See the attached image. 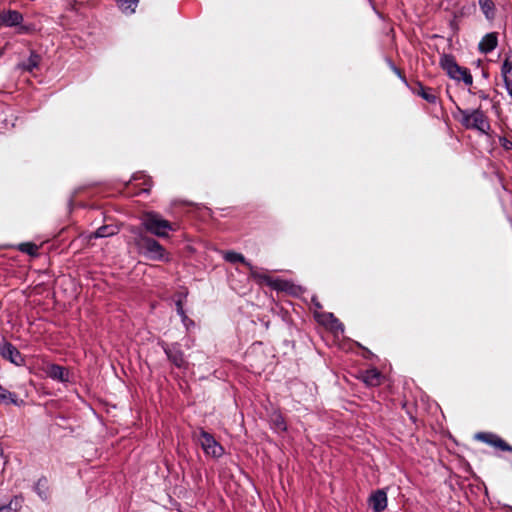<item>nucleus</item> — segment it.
<instances>
[{"instance_id": "obj_27", "label": "nucleus", "mask_w": 512, "mask_h": 512, "mask_svg": "<svg viewBox=\"0 0 512 512\" xmlns=\"http://www.w3.org/2000/svg\"><path fill=\"white\" fill-rule=\"evenodd\" d=\"M388 64L391 68V70L405 83H407V80L405 76L402 74L401 70L397 68L392 61H388Z\"/></svg>"}, {"instance_id": "obj_1", "label": "nucleus", "mask_w": 512, "mask_h": 512, "mask_svg": "<svg viewBox=\"0 0 512 512\" xmlns=\"http://www.w3.org/2000/svg\"><path fill=\"white\" fill-rule=\"evenodd\" d=\"M134 241L139 253L144 255L147 259L162 262L171 261L170 253L154 238L139 232L136 233Z\"/></svg>"}, {"instance_id": "obj_34", "label": "nucleus", "mask_w": 512, "mask_h": 512, "mask_svg": "<svg viewBox=\"0 0 512 512\" xmlns=\"http://www.w3.org/2000/svg\"><path fill=\"white\" fill-rule=\"evenodd\" d=\"M2 54H3V53H2V52H0V57L2 56Z\"/></svg>"}, {"instance_id": "obj_25", "label": "nucleus", "mask_w": 512, "mask_h": 512, "mask_svg": "<svg viewBox=\"0 0 512 512\" xmlns=\"http://www.w3.org/2000/svg\"><path fill=\"white\" fill-rule=\"evenodd\" d=\"M223 258L227 262H230V263L240 262V263L244 264L246 267H247V263H250L249 261H247L245 259V257L241 253L234 252V251H227V252H225L224 255H223Z\"/></svg>"}, {"instance_id": "obj_20", "label": "nucleus", "mask_w": 512, "mask_h": 512, "mask_svg": "<svg viewBox=\"0 0 512 512\" xmlns=\"http://www.w3.org/2000/svg\"><path fill=\"white\" fill-rule=\"evenodd\" d=\"M40 61H41V57L39 54H37L36 52L34 51H31L28 59L23 62L20 67L23 69V70H26V71H33L35 68H37L40 64Z\"/></svg>"}, {"instance_id": "obj_29", "label": "nucleus", "mask_w": 512, "mask_h": 512, "mask_svg": "<svg viewBox=\"0 0 512 512\" xmlns=\"http://www.w3.org/2000/svg\"><path fill=\"white\" fill-rule=\"evenodd\" d=\"M176 310H177V313L178 315L181 317V318H187V315L183 309V304H182V301L181 300H178L176 302Z\"/></svg>"}, {"instance_id": "obj_18", "label": "nucleus", "mask_w": 512, "mask_h": 512, "mask_svg": "<svg viewBox=\"0 0 512 512\" xmlns=\"http://www.w3.org/2000/svg\"><path fill=\"white\" fill-rule=\"evenodd\" d=\"M0 404L19 405L18 396L0 385Z\"/></svg>"}, {"instance_id": "obj_22", "label": "nucleus", "mask_w": 512, "mask_h": 512, "mask_svg": "<svg viewBox=\"0 0 512 512\" xmlns=\"http://www.w3.org/2000/svg\"><path fill=\"white\" fill-rule=\"evenodd\" d=\"M35 492L39 495V497L43 500L48 499V480L45 477H41L38 479L37 483L35 484Z\"/></svg>"}, {"instance_id": "obj_15", "label": "nucleus", "mask_w": 512, "mask_h": 512, "mask_svg": "<svg viewBox=\"0 0 512 512\" xmlns=\"http://www.w3.org/2000/svg\"><path fill=\"white\" fill-rule=\"evenodd\" d=\"M360 378L369 387H376L381 383V373L375 368L364 371Z\"/></svg>"}, {"instance_id": "obj_30", "label": "nucleus", "mask_w": 512, "mask_h": 512, "mask_svg": "<svg viewBox=\"0 0 512 512\" xmlns=\"http://www.w3.org/2000/svg\"><path fill=\"white\" fill-rule=\"evenodd\" d=\"M312 302L314 303V305L317 309L322 308L321 304L316 300V298H312Z\"/></svg>"}, {"instance_id": "obj_33", "label": "nucleus", "mask_w": 512, "mask_h": 512, "mask_svg": "<svg viewBox=\"0 0 512 512\" xmlns=\"http://www.w3.org/2000/svg\"><path fill=\"white\" fill-rule=\"evenodd\" d=\"M181 319H182L183 323H186V321L188 320V317L187 318H181Z\"/></svg>"}, {"instance_id": "obj_11", "label": "nucleus", "mask_w": 512, "mask_h": 512, "mask_svg": "<svg viewBox=\"0 0 512 512\" xmlns=\"http://www.w3.org/2000/svg\"><path fill=\"white\" fill-rule=\"evenodd\" d=\"M23 21V15L16 10L0 12V28L19 26Z\"/></svg>"}, {"instance_id": "obj_32", "label": "nucleus", "mask_w": 512, "mask_h": 512, "mask_svg": "<svg viewBox=\"0 0 512 512\" xmlns=\"http://www.w3.org/2000/svg\"><path fill=\"white\" fill-rule=\"evenodd\" d=\"M3 456V448H2V444L0 443V457Z\"/></svg>"}, {"instance_id": "obj_21", "label": "nucleus", "mask_w": 512, "mask_h": 512, "mask_svg": "<svg viewBox=\"0 0 512 512\" xmlns=\"http://www.w3.org/2000/svg\"><path fill=\"white\" fill-rule=\"evenodd\" d=\"M24 499L21 495L14 496L6 505H2V512L14 511L17 512L21 509Z\"/></svg>"}, {"instance_id": "obj_12", "label": "nucleus", "mask_w": 512, "mask_h": 512, "mask_svg": "<svg viewBox=\"0 0 512 512\" xmlns=\"http://www.w3.org/2000/svg\"><path fill=\"white\" fill-rule=\"evenodd\" d=\"M387 502V493L383 489L376 490L369 497V505L374 512H383Z\"/></svg>"}, {"instance_id": "obj_17", "label": "nucleus", "mask_w": 512, "mask_h": 512, "mask_svg": "<svg viewBox=\"0 0 512 512\" xmlns=\"http://www.w3.org/2000/svg\"><path fill=\"white\" fill-rule=\"evenodd\" d=\"M317 321L323 325H329L331 328L341 327L342 324L339 320L334 316L333 313H321L315 314Z\"/></svg>"}, {"instance_id": "obj_23", "label": "nucleus", "mask_w": 512, "mask_h": 512, "mask_svg": "<svg viewBox=\"0 0 512 512\" xmlns=\"http://www.w3.org/2000/svg\"><path fill=\"white\" fill-rule=\"evenodd\" d=\"M138 2L139 0H117V5L122 12L132 14L135 12Z\"/></svg>"}, {"instance_id": "obj_13", "label": "nucleus", "mask_w": 512, "mask_h": 512, "mask_svg": "<svg viewBox=\"0 0 512 512\" xmlns=\"http://www.w3.org/2000/svg\"><path fill=\"white\" fill-rule=\"evenodd\" d=\"M498 45V34L491 32L486 34L479 42V50L484 54L492 52Z\"/></svg>"}, {"instance_id": "obj_26", "label": "nucleus", "mask_w": 512, "mask_h": 512, "mask_svg": "<svg viewBox=\"0 0 512 512\" xmlns=\"http://www.w3.org/2000/svg\"><path fill=\"white\" fill-rule=\"evenodd\" d=\"M272 425L277 431H286L287 425L283 416L279 413L272 415Z\"/></svg>"}, {"instance_id": "obj_31", "label": "nucleus", "mask_w": 512, "mask_h": 512, "mask_svg": "<svg viewBox=\"0 0 512 512\" xmlns=\"http://www.w3.org/2000/svg\"><path fill=\"white\" fill-rule=\"evenodd\" d=\"M28 29L25 26H21L18 30L19 33H26Z\"/></svg>"}, {"instance_id": "obj_9", "label": "nucleus", "mask_w": 512, "mask_h": 512, "mask_svg": "<svg viewBox=\"0 0 512 512\" xmlns=\"http://www.w3.org/2000/svg\"><path fill=\"white\" fill-rule=\"evenodd\" d=\"M43 371L46 375L59 382H68L69 381V370L61 365L54 363H47L43 368Z\"/></svg>"}, {"instance_id": "obj_2", "label": "nucleus", "mask_w": 512, "mask_h": 512, "mask_svg": "<svg viewBox=\"0 0 512 512\" xmlns=\"http://www.w3.org/2000/svg\"><path fill=\"white\" fill-rule=\"evenodd\" d=\"M141 225L147 232L159 238H168L170 232L178 229L176 224L164 219L155 211L144 212L141 216Z\"/></svg>"}, {"instance_id": "obj_7", "label": "nucleus", "mask_w": 512, "mask_h": 512, "mask_svg": "<svg viewBox=\"0 0 512 512\" xmlns=\"http://www.w3.org/2000/svg\"><path fill=\"white\" fill-rule=\"evenodd\" d=\"M161 347L166 354L168 360L179 369H187L188 361L185 358L184 352L181 349V345L179 343L167 344L162 342Z\"/></svg>"}, {"instance_id": "obj_14", "label": "nucleus", "mask_w": 512, "mask_h": 512, "mask_svg": "<svg viewBox=\"0 0 512 512\" xmlns=\"http://www.w3.org/2000/svg\"><path fill=\"white\" fill-rule=\"evenodd\" d=\"M412 92L414 94L422 97L428 103L435 104L437 102L438 97H437L434 89L425 87L420 82H417L415 84V87L412 88Z\"/></svg>"}, {"instance_id": "obj_3", "label": "nucleus", "mask_w": 512, "mask_h": 512, "mask_svg": "<svg viewBox=\"0 0 512 512\" xmlns=\"http://www.w3.org/2000/svg\"><path fill=\"white\" fill-rule=\"evenodd\" d=\"M459 122L466 129L476 130L481 134L488 135L491 125L487 115L480 108L461 109L458 108Z\"/></svg>"}, {"instance_id": "obj_16", "label": "nucleus", "mask_w": 512, "mask_h": 512, "mask_svg": "<svg viewBox=\"0 0 512 512\" xmlns=\"http://www.w3.org/2000/svg\"><path fill=\"white\" fill-rule=\"evenodd\" d=\"M118 232L119 227L117 225H103L99 227L95 232H93L89 238H106L116 235Z\"/></svg>"}, {"instance_id": "obj_6", "label": "nucleus", "mask_w": 512, "mask_h": 512, "mask_svg": "<svg viewBox=\"0 0 512 512\" xmlns=\"http://www.w3.org/2000/svg\"><path fill=\"white\" fill-rule=\"evenodd\" d=\"M197 441L207 456L220 458L224 454L223 446L216 441L212 434L208 433L203 428L199 429Z\"/></svg>"}, {"instance_id": "obj_10", "label": "nucleus", "mask_w": 512, "mask_h": 512, "mask_svg": "<svg viewBox=\"0 0 512 512\" xmlns=\"http://www.w3.org/2000/svg\"><path fill=\"white\" fill-rule=\"evenodd\" d=\"M0 355L11 363L20 365L23 362L20 352L11 343L4 341L0 346Z\"/></svg>"}, {"instance_id": "obj_19", "label": "nucleus", "mask_w": 512, "mask_h": 512, "mask_svg": "<svg viewBox=\"0 0 512 512\" xmlns=\"http://www.w3.org/2000/svg\"><path fill=\"white\" fill-rule=\"evenodd\" d=\"M478 3L486 19H494L496 12L494 2L492 0H478Z\"/></svg>"}, {"instance_id": "obj_4", "label": "nucleus", "mask_w": 512, "mask_h": 512, "mask_svg": "<svg viewBox=\"0 0 512 512\" xmlns=\"http://www.w3.org/2000/svg\"><path fill=\"white\" fill-rule=\"evenodd\" d=\"M440 66L450 78L457 81L462 80L466 85H472L473 78L470 71L467 68L460 67L452 55L443 54L440 58Z\"/></svg>"}, {"instance_id": "obj_28", "label": "nucleus", "mask_w": 512, "mask_h": 512, "mask_svg": "<svg viewBox=\"0 0 512 512\" xmlns=\"http://www.w3.org/2000/svg\"><path fill=\"white\" fill-rule=\"evenodd\" d=\"M499 142H500V145L505 150H512V141L508 140L506 137H500Z\"/></svg>"}, {"instance_id": "obj_24", "label": "nucleus", "mask_w": 512, "mask_h": 512, "mask_svg": "<svg viewBox=\"0 0 512 512\" xmlns=\"http://www.w3.org/2000/svg\"><path fill=\"white\" fill-rule=\"evenodd\" d=\"M17 249L22 253H25V254L35 257L38 255L39 247H38V245H36L35 243H32V242H24V243H20L17 246Z\"/></svg>"}, {"instance_id": "obj_8", "label": "nucleus", "mask_w": 512, "mask_h": 512, "mask_svg": "<svg viewBox=\"0 0 512 512\" xmlns=\"http://www.w3.org/2000/svg\"><path fill=\"white\" fill-rule=\"evenodd\" d=\"M475 438L489 446L494 447L497 450L512 453V446L495 433L479 432L476 434Z\"/></svg>"}, {"instance_id": "obj_5", "label": "nucleus", "mask_w": 512, "mask_h": 512, "mask_svg": "<svg viewBox=\"0 0 512 512\" xmlns=\"http://www.w3.org/2000/svg\"><path fill=\"white\" fill-rule=\"evenodd\" d=\"M247 268L249 269L250 275L253 279L265 283L276 291L292 293L295 288V285L290 281L279 278L274 279L265 273L259 272L258 269L251 263H247Z\"/></svg>"}]
</instances>
